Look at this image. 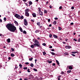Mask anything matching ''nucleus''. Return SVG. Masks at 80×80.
<instances>
[{"label": "nucleus", "mask_w": 80, "mask_h": 80, "mask_svg": "<svg viewBox=\"0 0 80 80\" xmlns=\"http://www.w3.org/2000/svg\"><path fill=\"white\" fill-rule=\"evenodd\" d=\"M44 13H47V11L46 10H44Z\"/></svg>", "instance_id": "e433bc0d"}, {"label": "nucleus", "mask_w": 80, "mask_h": 80, "mask_svg": "<svg viewBox=\"0 0 80 80\" xmlns=\"http://www.w3.org/2000/svg\"><path fill=\"white\" fill-rule=\"evenodd\" d=\"M33 70H34V71H35V72H37V69L34 68L33 69Z\"/></svg>", "instance_id": "473e14b6"}, {"label": "nucleus", "mask_w": 80, "mask_h": 80, "mask_svg": "<svg viewBox=\"0 0 80 80\" xmlns=\"http://www.w3.org/2000/svg\"><path fill=\"white\" fill-rule=\"evenodd\" d=\"M0 22H2V20L1 19H0Z\"/></svg>", "instance_id": "69168bd1"}, {"label": "nucleus", "mask_w": 80, "mask_h": 80, "mask_svg": "<svg viewBox=\"0 0 80 80\" xmlns=\"http://www.w3.org/2000/svg\"><path fill=\"white\" fill-rule=\"evenodd\" d=\"M58 30H62V28L61 27H58Z\"/></svg>", "instance_id": "c9c22d12"}, {"label": "nucleus", "mask_w": 80, "mask_h": 80, "mask_svg": "<svg viewBox=\"0 0 80 80\" xmlns=\"http://www.w3.org/2000/svg\"><path fill=\"white\" fill-rule=\"evenodd\" d=\"M31 48H34V45H31Z\"/></svg>", "instance_id": "a878e982"}, {"label": "nucleus", "mask_w": 80, "mask_h": 80, "mask_svg": "<svg viewBox=\"0 0 80 80\" xmlns=\"http://www.w3.org/2000/svg\"><path fill=\"white\" fill-rule=\"evenodd\" d=\"M4 20L5 22L6 20H7V18H4Z\"/></svg>", "instance_id": "58836bf2"}, {"label": "nucleus", "mask_w": 80, "mask_h": 80, "mask_svg": "<svg viewBox=\"0 0 80 80\" xmlns=\"http://www.w3.org/2000/svg\"><path fill=\"white\" fill-rule=\"evenodd\" d=\"M37 39L38 40H40L41 39L39 38H38Z\"/></svg>", "instance_id": "680f3d73"}, {"label": "nucleus", "mask_w": 80, "mask_h": 80, "mask_svg": "<svg viewBox=\"0 0 80 80\" xmlns=\"http://www.w3.org/2000/svg\"><path fill=\"white\" fill-rule=\"evenodd\" d=\"M34 43L33 44V45L35 47H40V44L39 43L38 41L37 40L35 39L34 41Z\"/></svg>", "instance_id": "f03ea898"}, {"label": "nucleus", "mask_w": 80, "mask_h": 80, "mask_svg": "<svg viewBox=\"0 0 80 80\" xmlns=\"http://www.w3.org/2000/svg\"><path fill=\"white\" fill-rule=\"evenodd\" d=\"M32 15L33 17L35 18V17H37V16L36 15V14L35 13H32Z\"/></svg>", "instance_id": "0eeeda50"}, {"label": "nucleus", "mask_w": 80, "mask_h": 80, "mask_svg": "<svg viewBox=\"0 0 80 80\" xmlns=\"http://www.w3.org/2000/svg\"><path fill=\"white\" fill-rule=\"evenodd\" d=\"M14 23H15L17 26H18V22H17L16 21H14Z\"/></svg>", "instance_id": "f8f14e48"}, {"label": "nucleus", "mask_w": 80, "mask_h": 80, "mask_svg": "<svg viewBox=\"0 0 80 80\" xmlns=\"http://www.w3.org/2000/svg\"><path fill=\"white\" fill-rule=\"evenodd\" d=\"M69 70H72L73 69V66H70L69 67Z\"/></svg>", "instance_id": "1a4fd4ad"}, {"label": "nucleus", "mask_w": 80, "mask_h": 80, "mask_svg": "<svg viewBox=\"0 0 80 80\" xmlns=\"http://www.w3.org/2000/svg\"><path fill=\"white\" fill-rule=\"evenodd\" d=\"M73 40H74V41H75V42H76V41H77V39H75V38H74Z\"/></svg>", "instance_id": "37998d69"}, {"label": "nucleus", "mask_w": 80, "mask_h": 80, "mask_svg": "<svg viewBox=\"0 0 80 80\" xmlns=\"http://www.w3.org/2000/svg\"><path fill=\"white\" fill-rule=\"evenodd\" d=\"M56 62L57 64H58V65H59L60 64V63H59V62H58V60H56Z\"/></svg>", "instance_id": "6ab92c4d"}, {"label": "nucleus", "mask_w": 80, "mask_h": 80, "mask_svg": "<svg viewBox=\"0 0 80 80\" xmlns=\"http://www.w3.org/2000/svg\"><path fill=\"white\" fill-rule=\"evenodd\" d=\"M62 43L63 44H66V42H62Z\"/></svg>", "instance_id": "13d9d810"}, {"label": "nucleus", "mask_w": 80, "mask_h": 80, "mask_svg": "<svg viewBox=\"0 0 80 80\" xmlns=\"http://www.w3.org/2000/svg\"><path fill=\"white\" fill-rule=\"evenodd\" d=\"M71 8H72V10L74 9V7H72Z\"/></svg>", "instance_id": "3c124183"}, {"label": "nucleus", "mask_w": 80, "mask_h": 80, "mask_svg": "<svg viewBox=\"0 0 80 80\" xmlns=\"http://www.w3.org/2000/svg\"><path fill=\"white\" fill-rule=\"evenodd\" d=\"M39 32V30H37L36 31H35V33H38Z\"/></svg>", "instance_id": "5701e85b"}, {"label": "nucleus", "mask_w": 80, "mask_h": 80, "mask_svg": "<svg viewBox=\"0 0 80 80\" xmlns=\"http://www.w3.org/2000/svg\"><path fill=\"white\" fill-rule=\"evenodd\" d=\"M71 55H72L73 57H75V55L74 54H72Z\"/></svg>", "instance_id": "603ef678"}, {"label": "nucleus", "mask_w": 80, "mask_h": 80, "mask_svg": "<svg viewBox=\"0 0 80 80\" xmlns=\"http://www.w3.org/2000/svg\"><path fill=\"white\" fill-rule=\"evenodd\" d=\"M17 68H18V66H15V67L14 69H17Z\"/></svg>", "instance_id": "a18cd8bd"}, {"label": "nucleus", "mask_w": 80, "mask_h": 80, "mask_svg": "<svg viewBox=\"0 0 80 80\" xmlns=\"http://www.w3.org/2000/svg\"><path fill=\"white\" fill-rule=\"evenodd\" d=\"M78 42H80V38H79V39L78 40Z\"/></svg>", "instance_id": "052dcab7"}, {"label": "nucleus", "mask_w": 80, "mask_h": 80, "mask_svg": "<svg viewBox=\"0 0 80 80\" xmlns=\"http://www.w3.org/2000/svg\"><path fill=\"white\" fill-rule=\"evenodd\" d=\"M54 19L56 20H58V18H54Z\"/></svg>", "instance_id": "09e8293b"}, {"label": "nucleus", "mask_w": 80, "mask_h": 80, "mask_svg": "<svg viewBox=\"0 0 80 80\" xmlns=\"http://www.w3.org/2000/svg\"><path fill=\"white\" fill-rule=\"evenodd\" d=\"M32 60H33V58H30L29 59V61H32Z\"/></svg>", "instance_id": "393cba45"}, {"label": "nucleus", "mask_w": 80, "mask_h": 80, "mask_svg": "<svg viewBox=\"0 0 80 80\" xmlns=\"http://www.w3.org/2000/svg\"><path fill=\"white\" fill-rule=\"evenodd\" d=\"M25 13H28L29 12V9H27L25 10Z\"/></svg>", "instance_id": "9d476101"}, {"label": "nucleus", "mask_w": 80, "mask_h": 80, "mask_svg": "<svg viewBox=\"0 0 80 80\" xmlns=\"http://www.w3.org/2000/svg\"><path fill=\"white\" fill-rule=\"evenodd\" d=\"M25 64L26 65H28L29 64V62H26L25 63Z\"/></svg>", "instance_id": "79ce46f5"}, {"label": "nucleus", "mask_w": 80, "mask_h": 80, "mask_svg": "<svg viewBox=\"0 0 80 80\" xmlns=\"http://www.w3.org/2000/svg\"><path fill=\"white\" fill-rule=\"evenodd\" d=\"M73 24V22H71V25H72Z\"/></svg>", "instance_id": "e2e57ef3"}, {"label": "nucleus", "mask_w": 80, "mask_h": 80, "mask_svg": "<svg viewBox=\"0 0 80 80\" xmlns=\"http://www.w3.org/2000/svg\"><path fill=\"white\" fill-rule=\"evenodd\" d=\"M8 59L9 60H11V58H10V57H9L8 58Z\"/></svg>", "instance_id": "4d7b16f0"}, {"label": "nucleus", "mask_w": 80, "mask_h": 80, "mask_svg": "<svg viewBox=\"0 0 80 80\" xmlns=\"http://www.w3.org/2000/svg\"><path fill=\"white\" fill-rule=\"evenodd\" d=\"M43 55H45L46 54V52H44L43 53Z\"/></svg>", "instance_id": "72a5a7b5"}, {"label": "nucleus", "mask_w": 80, "mask_h": 80, "mask_svg": "<svg viewBox=\"0 0 80 80\" xmlns=\"http://www.w3.org/2000/svg\"><path fill=\"white\" fill-rule=\"evenodd\" d=\"M78 53V52H72V53H73V54H75V53Z\"/></svg>", "instance_id": "2f4dec72"}, {"label": "nucleus", "mask_w": 80, "mask_h": 80, "mask_svg": "<svg viewBox=\"0 0 80 80\" xmlns=\"http://www.w3.org/2000/svg\"><path fill=\"white\" fill-rule=\"evenodd\" d=\"M30 66L32 67H33V66H34V65H33V64L32 63H31Z\"/></svg>", "instance_id": "f3484780"}, {"label": "nucleus", "mask_w": 80, "mask_h": 80, "mask_svg": "<svg viewBox=\"0 0 80 80\" xmlns=\"http://www.w3.org/2000/svg\"><path fill=\"white\" fill-rule=\"evenodd\" d=\"M38 13L40 15H41V16H43V12H42L41 11L38 12Z\"/></svg>", "instance_id": "423d86ee"}, {"label": "nucleus", "mask_w": 80, "mask_h": 80, "mask_svg": "<svg viewBox=\"0 0 80 80\" xmlns=\"http://www.w3.org/2000/svg\"><path fill=\"white\" fill-rule=\"evenodd\" d=\"M30 78H34V77H33V75H32V74H31L30 76Z\"/></svg>", "instance_id": "9b49d317"}, {"label": "nucleus", "mask_w": 80, "mask_h": 80, "mask_svg": "<svg viewBox=\"0 0 80 80\" xmlns=\"http://www.w3.org/2000/svg\"><path fill=\"white\" fill-rule=\"evenodd\" d=\"M31 22H34V21H35L33 19H31Z\"/></svg>", "instance_id": "de8ad7c7"}, {"label": "nucleus", "mask_w": 80, "mask_h": 80, "mask_svg": "<svg viewBox=\"0 0 80 80\" xmlns=\"http://www.w3.org/2000/svg\"><path fill=\"white\" fill-rule=\"evenodd\" d=\"M53 23L54 24V25H56L57 24V21H54L53 22Z\"/></svg>", "instance_id": "aec40b11"}, {"label": "nucleus", "mask_w": 80, "mask_h": 80, "mask_svg": "<svg viewBox=\"0 0 80 80\" xmlns=\"http://www.w3.org/2000/svg\"><path fill=\"white\" fill-rule=\"evenodd\" d=\"M48 62L49 63H51L52 62V61H48Z\"/></svg>", "instance_id": "c03bdc74"}, {"label": "nucleus", "mask_w": 80, "mask_h": 80, "mask_svg": "<svg viewBox=\"0 0 80 80\" xmlns=\"http://www.w3.org/2000/svg\"><path fill=\"white\" fill-rule=\"evenodd\" d=\"M71 47L70 46H66L65 47V48L67 49H69L70 48H71Z\"/></svg>", "instance_id": "39448f33"}, {"label": "nucleus", "mask_w": 80, "mask_h": 80, "mask_svg": "<svg viewBox=\"0 0 80 80\" xmlns=\"http://www.w3.org/2000/svg\"><path fill=\"white\" fill-rule=\"evenodd\" d=\"M19 67H20V68H22V65L21 64H20L19 65Z\"/></svg>", "instance_id": "4be33fe9"}, {"label": "nucleus", "mask_w": 80, "mask_h": 80, "mask_svg": "<svg viewBox=\"0 0 80 80\" xmlns=\"http://www.w3.org/2000/svg\"><path fill=\"white\" fill-rule=\"evenodd\" d=\"M54 49H52L51 50V51H52V52H54Z\"/></svg>", "instance_id": "6e6d98bb"}, {"label": "nucleus", "mask_w": 80, "mask_h": 80, "mask_svg": "<svg viewBox=\"0 0 80 80\" xmlns=\"http://www.w3.org/2000/svg\"><path fill=\"white\" fill-rule=\"evenodd\" d=\"M11 56L12 57H14L15 56V54H14L13 53H12L11 54Z\"/></svg>", "instance_id": "a211bd4d"}, {"label": "nucleus", "mask_w": 80, "mask_h": 80, "mask_svg": "<svg viewBox=\"0 0 80 80\" xmlns=\"http://www.w3.org/2000/svg\"><path fill=\"white\" fill-rule=\"evenodd\" d=\"M49 27H52V24H50V25H49Z\"/></svg>", "instance_id": "bf43d9fd"}, {"label": "nucleus", "mask_w": 80, "mask_h": 80, "mask_svg": "<svg viewBox=\"0 0 80 80\" xmlns=\"http://www.w3.org/2000/svg\"><path fill=\"white\" fill-rule=\"evenodd\" d=\"M25 15L26 17H29V13L28 12H25Z\"/></svg>", "instance_id": "6e6552de"}, {"label": "nucleus", "mask_w": 80, "mask_h": 80, "mask_svg": "<svg viewBox=\"0 0 80 80\" xmlns=\"http://www.w3.org/2000/svg\"><path fill=\"white\" fill-rule=\"evenodd\" d=\"M53 37L55 38H58V36L55 35H54Z\"/></svg>", "instance_id": "ddd939ff"}, {"label": "nucleus", "mask_w": 80, "mask_h": 80, "mask_svg": "<svg viewBox=\"0 0 80 80\" xmlns=\"http://www.w3.org/2000/svg\"><path fill=\"white\" fill-rule=\"evenodd\" d=\"M37 25H38V26H40L41 25L40 23V22H37Z\"/></svg>", "instance_id": "412c9836"}, {"label": "nucleus", "mask_w": 80, "mask_h": 80, "mask_svg": "<svg viewBox=\"0 0 80 80\" xmlns=\"http://www.w3.org/2000/svg\"><path fill=\"white\" fill-rule=\"evenodd\" d=\"M29 4H30V5H32V1H30L29 2Z\"/></svg>", "instance_id": "c756f323"}, {"label": "nucleus", "mask_w": 80, "mask_h": 80, "mask_svg": "<svg viewBox=\"0 0 80 80\" xmlns=\"http://www.w3.org/2000/svg\"><path fill=\"white\" fill-rule=\"evenodd\" d=\"M24 24L26 26H27L28 25V22H27V19H25L24 20Z\"/></svg>", "instance_id": "20e7f679"}, {"label": "nucleus", "mask_w": 80, "mask_h": 80, "mask_svg": "<svg viewBox=\"0 0 80 80\" xmlns=\"http://www.w3.org/2000/svg\"><path fill=\"white\" fill-rule=\"evenodd\" d=\"M48 22H50V19H48Z\"/></svg>", "instance_id": "49530a36"}, {"label": "nucleus", "mask_w": 80, "mask_h": 80, "mask_svg": "<svg viewBox=\"0 0 80 80\" xmlns=\"http://www.w3.org/2000/svg\"><path fill=\"white\" fill-rule=\"evenodd\" d=\"M38 12H41V8H38Z\"/></svg>", "instance_id": "2eb2a0df"}, {"label": "nucleus", "mask_w": 80, "mask_h": 80, "mask_svg": "<svg viewBox=\"0 0 80 80\" xmlns=\"http://www.w3.org/2000/svg\"><path fill=\"white\" fill-rule=\"evenodd\" d=\"M14 17H16L17 18H18V19H20L21 20H22V19H23V16H21L20 15H19L16 14L15 15Z\"/></svg>", "instance_id": "7ed1b4c3"}, {"label": "nucleus", "mask_w": 80, "mask_h": 80, "mask_svg": "<svg viewBox=\"0 0 80 80\" xmlns=\"http://www.w3.org/2000/svg\"><path fill=\"white\" fill-rule=\"evenodd\" d=\"M50 48H52V46H51L49 47Z\"/></svg>", "instance_id": "0e129e2a"}, {"label": "nucleus", "mask_w": 80, "mask_h": 80, "mask_svg": "<svg viewBox=\"0 0 80 80\" xmlns=\"http://www.w3.org/2000/svg\"><path fill=\"white\" fill-rule=\"evenodd\" d=\"M64 54L65 55H68V53L67 52L64 53Z\"/></svg>", "instance_id": "b1692460"}, {"label": "nucleus", "mask_w": 80, "mask_h": 80, "mask_svg": "<svg viewBox=\"0 0 80 80\" xmlns=\"http://www.w3.org/2000/svg\"><path fill=\"white\" fill-rule=\"evenodd\" d=\"M42 45H43V46H46V44L45 43H42Z\"/></svg>", "instance_id": "ea45409f"}, {"label": "nucleus", "mask_w": 80, "mask_h": 80, "mask_svg": "<svg viewBox=\"0 0 80 80\" xmlns=\"http://www.w3.org/2000/svg\"><path fill=\"white\" fill-rule=\"evenodd\" d=\"M28 72L29 73H30V71L29 69H28Z\"/></svg>", "instance_id": "f704fd0d"}, {"label": "nucleus", "mask_w": 80, "mask_h": 80, "mask_svg": "<svg viewBox=\"0 0 80 80\" xmlns=\"http://www.w3.org/2000/svg\"><path fill=\"white\" fill-rule=\"evenodd\" d=\"M58 80H60V78H58Z\"/></svg>", "instance_id": "774afa93"}, {"label": "nucleus", "mask_w": 80, "mask_h": 80, "mask_svg": "<svg viewBox=\"0 0 80 80\" xmlns=\"http://www.w3.org/2000/svg\"><path fill=\"white\" fill-rule=\"evenodd\" d=\"M51 54L52 55H55V53L53 52H51Z\"/></svg>", "instance_id": "c85d7f7f"}, {"label": "nucleus", "mask_w": 80, "mask_h": 80, "mask_svg": "<svg viewBox=\"0 0 80 80\" xmlns=\"http://www.w3.org/2000/svg\"><path fill=\"white\" fill-rule=\"evenodd\" d=\"M52 65H53V66H55V63H53Z\"/></svg>", "instance_id": "864d4df0"}, {"label": "nucleus", "mask_w": 80, "mask_h": 80, "mask_svg": "<svg viewBox=\"0 0 80 80\" xmlns=\"http://www.w3.org/2000/svg\"><path fill=\"white\" fill-rule=\"evenodd\" d=\"M59 9H62V7L60 6V7H59Z\"/></svg>", "instance_id": "5fc2aeb1"}, {"label": "nucleus", "mask_w": 80, "mask_h": 80, "mask_svg": "<svg viewBox=\"0 0 80 80\" xmlns=\"http://www.w3.org/2000/svg\"><path fill=\"white\" fill-rule=\"evenodd\" d=\"M8 42V43H10V39L8 38L7 39Z\"/></svg>", "instance_id": "dca6fc26"}, {"label": "nucleus", "mask_w": 80, "mask_h": 80, "mask_svg": "<svg viewBox=\"0 0 80 80\" xmlns=\"http://www.w3.org/2000/svg\"><path fill=\"white\" fill-rule=\"evenodd\" d=\"M11 50L12 52H14V51H15V49L13 48H11Z\"/></svg>", "instance_id": "bb28decb"}, {"label": "nucleus", "mask_w": 80, "mask_h": 80, "mask_svg": "<svg viewBox=\"0 0 80 80\" xmlns=\"http://www.w3.org/2000/svg\"><path fill=\"white\" fill-rule=\"evenodd\" d=\"M23 69H24V70H27V67L23 68Z\"/></svg>", "instance_id": "a19ab883"}, {"label": "nucleus", "mask_w": 80, "mask_h": 80, "mask_svg": "<svg viewBox=\"0 0 80 80\" xmlns=\"http://www.w3.org/2000/svg\"><path fill=\"white\" fill-rule=\"evenodd\" d=\"M23 33L24 34H27V32H26V31H25V30L23 31Z\"/></svg>", "instance_id": "cd10ccee"}, {"label": "nucleus", "mask_w": 80, "mask_h": 80, "mask_svg": "<svg viewBox=\"0 0 80 80\" xmlns=\"http://www.w3.org/2000/svg\"><path fill=\"white\" fill-rule=\"evenodd\" d=\"M6 27L8 30L12 32H15V31L17 30V28L13 24L8 23L6 26Z\"/></svg>", "instance_id": "f257e3e1"}, {"label": "nucleus", "mask_w": 80, "mask_h": 80, "mask_svg": "<svg viewBox=\"0 0 80 80\" xmlns=\"http://www.w3.org/2000/svg\"><path fill=\"white\" fill-rule=\"evenodd\" d=\"M19 30L21 32H23V29H22V28H20Z\"/></svg>", "instance_id": "4468645a"}, {"label": "nucleus", "mask_w": 80, "mask_h": 80, "mask_svg": "<svg viewBox=\"0 0 80 80\" xmlns=\"http://www.w3.org/2000/svg\"><path fill=\"white\" fill-rule=\"evenodd\" d=\"M49 7H50V8H52V6L51 5H50L49 6Z\"/></svg>", "instance_id": "8fccbe9b"}, {"label": "nucleus", "mask_w": 80, "mask_h": 80, "mask_svg": "<svg viewBox=\"0 0 80 80\" xmlns=\"http://www.w3.org/2000/svg\"><path fill=\"white\" fill-rule=\"evenodd\" d=\"M49 37L50 38H51L52 37V35L51 34H50L49 35Z\"/></svg>", "instance_id": "4c0bfd02"}, {"label": "nucleus", "mask_w": 80, "mask_h": 80, "mask_svg": "<svg viewBox=\"0 0 80 80\" xmlns=\"http://www.w3.org/2000/svg\"><path fill=\"white\" fill-rule=\"evenodd\" d=\"M62 72V74H63V73H64V72L63 71L62 72Z\"/></svg>", "instance_id": "338daca9"}, {"label": "nucleus", "mask_w": 80, "mask_h": 80, "mask_svg": "<svg viewBox=\"0 0 80 80\" xmlns=\"http://www.w3.org/2000/svg\"><path fill=\"white\" fill-rule=\"evenodd\" d=\"M71 72H72V71H71V70H69L67 72V73H70Z\"/></svg>", "instance_id": "7c9ffc66"}]
</instances>
